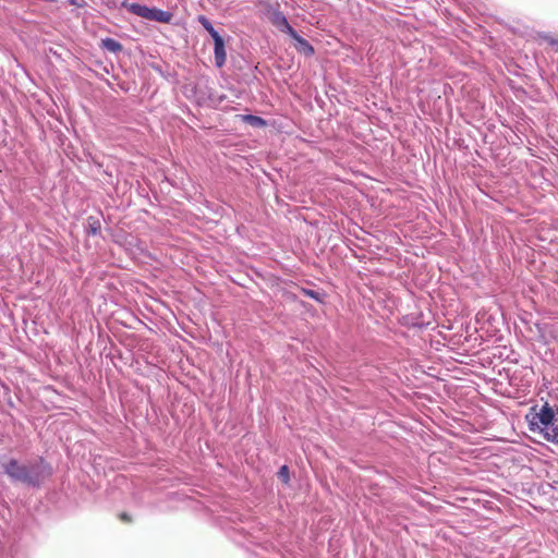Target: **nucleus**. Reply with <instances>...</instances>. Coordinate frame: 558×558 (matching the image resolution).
Returning a JSON list of instances; mask_svg holds the SVG:
<instances>
[{
	"label": "nucleus",
	"instance_id": "nucleus-2",
	"mask_svg": "<svg viewBox=\"0 0 558 558\" xmlns=\"http://www.w3.org/2000/svg\"><path fill=\"white\" fill-rule=\"evenodd\" d=\"M229 520L230 525L226 527V531L232 542L247 550L251 549V546L263 550L268 549L270 543L265 539L263 527L254 519L233 513Z\"/></svg>",
	"mask_w": 558,
	"mask_h": 558
},
{
	"label": "nucleus",
	"instance_id": "nucleus-7",
	"mask_svg": "<svg viewBox=\"0 0 558 558\" xmlns=\"http://www.w3.org/2000/svg\"><path fill=\"white\" fill-rule=\"evenodd\" d=\"M292 39L295 41L294 48L298 52L304 54L305 57L314 56L315 49L307 39L302 37L299 33H296V36H293Z\"/></svg>",
	"mask_w": 558,
	"mask_h": 558
},
{
	"label": "nucleus",
	"instance_id": "nucleus-13",
	"mask_svg": "<svg viewBox=\"0 0 558 558\" xmlns=\"http://www.w3.org/2000/svg\"><path fill=\"white\" fill-rule=\"evenodd\" d=\"M197 22L203 26V28L207 32L209 31L214 25L211 21L206 15H198Z\"/></svg>",
	"mask_w": 558,
	"mask_h": 558
},
{
	"label": "nucleus",
	"instance_id": "nucleus-12",
	"mask_svg": "<svg viewBox=\"0 0 558 558\" xmlns=\"http://www.w3.org/2000/svg\"><path fill=\"white\" fill-rule=\"evenodd\" d=\"M277 477L286 485L290 483L291 476H290V469L287 464H283L279 468L277 472Z\"/></svg>",
	"mask_w": 558,
	"mask_h": 558
},
{
	"label": "nucleus",
	"instance_id": "nucleus-5",
	"mask_svg": "<svg viewBox=\"0 0 558 558\" xmlns=\"http://www.w3.org/2000/svg\"><path fill=\"white\" fill-rule=\"evenodd\" d=\"M271 24L281 33L287 34L291 38L296 36V31L289 23L287 16L281 11H275L271 15Z\"/></svg>",
	"mask_w": 558,
	"mask_h": 558
},
{
	"label": "nucleus",
	"instance_id": "nucleus-1",
	"mask_svg": "<svg viewBox=\"0 0 558 558\" xmlns=\"http://www.w3.org/2000/svg\"><path fill=\"white\" fill-rule=\"evenodd\" d=\"M0 468L12 484L39 489L52 476V465L41 456L20 461L7 456L0 457Z\"/></svg>",
	"mask_w": 558,
	"mask_h": 558
},
{
	"label": "nucleus",
	"instance_id": "nucleus-8",
	"mask_svg": "<svg viewBox=\"0 0 558 558\" xmlns=\"http://www.w3.org/2000/svg\"><path fill=\"white\" fill-rule=\"evenodd\" d=\"M84 229L87 235H99L101 230V222L98 216H88L84 225Z\"/></svg>",
	"mask_w": 558,
	"mask_h": 558
},
{
	"label": "nucleus",
	"instance_id": "nucleus-16",
	"mask_svg": "<svg viewBox=\"0 0 558 558\" xmlns=\"http://www.w3.org/2000/svg\"><path fill=\"white\" fill-rule=\"evenodd\" d=\"M120 519H121L122 521H124V522H130V521H131V518H130L129 513H126V512H122V513L120 514Z\"/></svg>",
	"mask_w": 558,
	"mask_h": 558
},
{
	"label": "nucleus",
	"instance_id": "nucleus-6",
	"mask_svg": "<svg viewBox=\"0 0 558 558\" xmlns=\"http://www.w3.org/2000/svg\"><path fill=\"white\" fill-rule=\"evenodd\" d=\"M214 43V60H215V65L216 68L218 69H221L222 66H225L226 62H227V49H226V38L225 36L222 35L221 37L213 40Z\"/></svg>",
	"mask_w": 558,
	"mask_h": 558
},
{
	"label": "nucleus",
	"instance_id": "nucleus-9",
	"mask_svg": "<svg viewBox=\"0 0 558 558\" xmlns=\"http://www.w3.org/2000/svg\"><path fill=\"white\" fill-rule=\"evenodd\" d=\"M99 47L102 50L112 52L114 54H118V53L122 52V50H123L122 44L112 37L102 38Z\"/></svg>",
	"mask_w": 558,
	"mask_h": 558
},
{
	"label": "nucleus",
	"instance_id": "nucleus-18",
	"mask_svg": "<svg viewBox=\"0 0 558 558\" xmlns=\"http://www.w3.org/2000/svg\"><path fill=\"white\" fill-rule=\"evenodd\" d=\"M8 403H9V407H10V408H13V407H14V403H13L11 400H9V402H8Z\"/></svg>",
	"mask_w": 558,
	"mask_h": 558
},
{
	"label": "nucleus",
	"instance_id": "nucleus-11",
	"mask_svg": "<svg viewBox=\"0 0 558 558\" xmlns=\"http://www.w3.org/2000/svg\"><path fill=\"white\" fill-rule=\"evenodd\" d=\"M243 121L253 128H264L267 125V121L264 118L255 114H244Z\"/></svg>",
	"mask_w": 558,
	"mask_h": 558
},
{
	"label": "nucleus",
	"instance_id": "nucleus-14",
	"mask_svg": "<svg viewBox=\"0 0 558 558\" xmlns=\"http://www.w3.org/2000/svg\"><path fill=\"white\" fill-rule=\"evenodd\" d=\"M542 38L551 47H555L558 51V36H551L549 34H544Z\"/></svg>",
	"mask_w": 558,
	"mask_h": 558
},
{
	"label": "nucleus",
	"instance_id": "nucleus-15",
	"mask_svg": "<svg viewBox=\"0 0 558 558\" xmlns=\"http://www.w3.org/2000/svg\"><path fill=\"white\" fill-rule=\"evenodd\" d=\"M207 33L209 34V36L211 37L213 40L222 36V34H220V32L218 29H216L215 26H213L209 31H207Z\"/></svg>",
	"mask_w": 558,
	"mask_h": 558
},
{
	"label": "nucleus",
	"instance_id": "nucleus-10",
	"mask_svg": "<svg viewBox=\"0 0 558 558\" xmlns=\"http://www.w3.org/2000/svg\"><path fill=\"white\" fill-rule=\"evenodd\" d=\"M300 293L303 296L310 298L319 304H325L327 294L323 290H313L305 287L300 288Z\"/></svg>",
	"mask_w": 558,
	"mask_h": 558
},
{
	"label": "nucleus",
	"instance_id": "nucleus-3",
	"mask_svg": "<svg viewBox=\"0 0 558 558\" xmlns=\"http://www.w3.org/2000/svg\"><path fill=\"white\" fill-rule=\"evenodd\" d=\"M526 421L532 433L541 434L547 441L558 444V408L555 410L548 402L538 411L534 407L526 414Z\"/></svg>",
	"mask_w": 558,
	"mask_h": 558
},
{
	"label": "nucleus",
	"instance_id": "nucleus-17",
	"mask_svg": "<svg viewBox=\"0 0 558 558\" xmlns=\"http://www.w3.org/2000/svg\"><path fill=\"white\" fill-rule=\"evenodd\" d=\"M0 558H15L11 553L0 551Z\"/></svg>",
	"mask_w": 558,
	"mask_h": 558
},
{
	"label": "nucleus",
	"instance_id": "nucleus-4",
	"mask_svg": "<svg viewBox=\"0 0 558 558\" xmlns=\"http://www.w3.org/2000/svg\"><path fill=\"white\" fill-rule=\"evenodd\" d=\"M121 8L136 16L161 24H169L173 19V14L170 11L162 10L157 7H148L146 4L130 2L129 0L122 1Z\"/></svg>",
	"mask_w": 558,
	"mask_h": 558
}]
</instances>
